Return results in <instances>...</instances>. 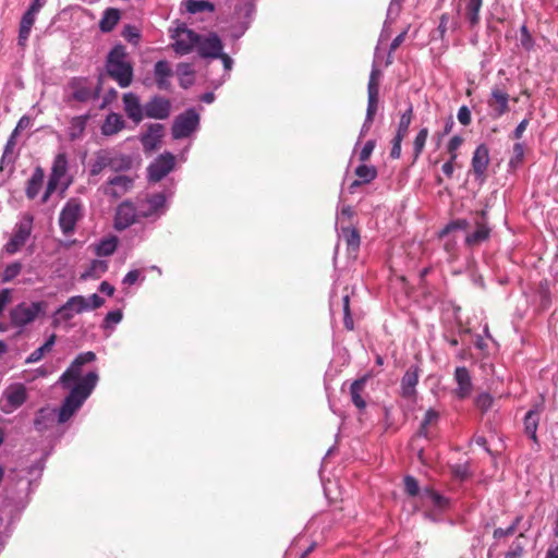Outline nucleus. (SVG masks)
<instances>
[{
    "label": "nucleus",
    "instance_id": "1",
    "mask_svg": "<svg viewBox=\"0 0 558 558\" xmlns=\"http://www.w3.org/2000/svg\"><path fill=\"white\" fill-rule=\"evenodd\" d=\"M95 360L96 354L92 351L80 353L60 376L59 383L63 388L70 389L69 395L57 411L60 424L68 422L81 409L97 386L99 376L96 371H90L82 376L83 366Z\"/></svg>",
    "mask_w": 558,
    "mask_h": 558
},
{
    "label": "nucleus",
    "instance_id": "2",
    "mask_svg": "<svg viewBox=\"0 0 558 558\" xmlns=\"http://www.w3.org/2000/svg\"><path fill=\"white\" fill-rule=\"evenodd\" d=\"M106 70L108 75L121 88L129 87L132 84L133 65L123 46L118 45L110 50L106 61Z\"/></svg>",
    "mask_w": 558,
    "mask_h": 558
},
{
    "label": "nucleus",
    "instance_id": "3",
    "mask_svg": "<svg viewBox=\"0 0 558 558\" xmlns=\"http://www.w3.org/2000/svg\"><path fill=\"white\" fill-rule=\"evenodd\" d=\"M105 304L104 298L97 293L85 298L83 295L71 296L63 305H61L54 313V319L58 322H69L75 315L83 312L92 311L101 307Z\"/></svg>",
    "mask_w": 558,
    "mask_h": 558
},
{
    "label": "nucleus",
    "instance_id": "4",
    "mask_svg": "<svg viewBox=\"0 0 558 558\" xmlns=\"http://www.w3.org/2000/svg\"><path fill=\"white\" fill-rule=\"evenodd\" d=\"M84 217V205L81 198L71 197L59 214V227L64 235H72L77 222Z\"/></svg>",
    "mask_w": 558,
    "mask_h": 558
},
{
    "label": "nucleus",
    "instance_id": "5",
    "mask_svg": "<svg viewBox=\"0 0 558 558\" xmlns=\"http://www.w3.org/2000/svg\"><path fill=\"white\" fill-rule=\"evenodd\" d=\"M170 38L173 40L171 47L175 53L184 56L190 53L199 40V35L190 29L185 24H178L177 27L170 28Z\"/></svg>",
    "mask_w": 558,
    "mask_h": 558
},
{
    "label": "nucleus",
    "instance_id": "6",
    "mask_svg": "<svg viewBox=\"0 0 558 558\" xmlns=\"http://www.w3.org/2000/svg\"><path fill=\"white\" fill-rule=\"evenodd\" d=\"M44 302H22L14 306L10 312L11 324L15 327L23 328L28 324L33 323L37 316L44 312Z\"/></svg>",
    "mask_w": 558,
    "mask_h": 558
},
{
    "label": "nucleus",
    "instance_id": "7",
    "mask_svg": "<svg viewBox=\"0 0 558 558\" xmlns=\"http://www.w3.org/2000/svg\"><path fill=\"white\" fill-rule=\"evenodd\" d=\"M199 128V114L194 109H187L179 114L172 124L171 133L174 140L186 138Z\"/></svg>",
    "mask_w": 558,
    "mask_h": 558
},
{
    "label": "nucleus",
    "instance_id": "8",
    "mask_svg": "<svg viewBox=\"0 0 558 558\" xmlns=\"http://www.w3.org/2000/svg\"><path fill=\"white\" fill-rule=\"evenodd\" d=\"M27 400L26 387L21 383L8 386L2 392L0 403L1 410L5 414H10L19 409Z\"/></svg>",
    "mask_w": 558,
    "mask_h": 558
},
{
    "label": "nucleus",
    "instance_id": "9",
    "mask_svg": "<svg viewBox=\"0 0 558 558\" xmlns=\"http://www.w3.org/2000/svg\"><path fill=\"white\" fill-rule=\"evenodd\" d=\"M48 181L60 186V194L63 195L73 182L69 174V161L64 153H59L52 162Z\"/></svg>",
    "mask_w": 558,
    "mask_h": 558
},
{
    "label": "nucleus",
    "instance_id": "10",
    "mask_svg": "<svg viewBox=\"0 0 558 558\" xmlns=\"http://www.w3.org/2000/svg\"><path fill=\"white\" fill-rule=\"evenodd\" d=\"M175 166V157L171 153L159 155L147 168L149 182L157 183L167 177Z\"/></svg>",
    "mask_w": 558,
    "mask_h": 558
},
{
    "label": "nucleus",
    "instance_id": "11",
    "mask_svg": "<svg viewBox=\"0 0 558 558\" xmlns=\"http://www.w3.org/2000/svg\"><path fill=\"white\" fill-rule=\"evenodd\" d=\"M167 199L163 193L148 195L140 202L138 215L144 218H159L167 211Z\"/></svg>",
    "mask_w": 558,
    "mask_h": 558
},
{
    "label": "nucleus",
    "instance_id": "12",
    "mask_svg": "<svg viewBox=\"0 0 558 558\" xmlns=\"http://www.w3.org/2000/svg\"><path fill=\"white\" fill-rule=\"evenodd\" d=\"M33 228V217L25 216L20 222L16 223L14 233L4 248L9 254H15L26 243L31 235Z\"/></svg>",
    "mask_w": 558,
    "mask_h": 558
},
{
    "label": "nucleus",
    "instance_id": "13",
    "mask_svg": "<svg viewBox=\"0 0 558 558\" xmlns=\"http://www.w3.org/2000/svg\"><path fill=\"white\" fill-rule=\"evenodd\" d=\"M255 11V0H242L235 8V19L240 20L239 24L232 26V37L240 38L248 28Z\"/></svg>",
    "mask_w": 558,
    "mask_h": 558
},
{
    "label": "nucleus",
    "instance_id": "14",
    "mask_svg": "<svg viewBox=\"0 0 558 558\" xmlns=\"http://www.w3.org/2000/svg\"><path fill=\"white\" fill-rule=\"evenodd\" d=\"M134 180L130 175L119 174L110 178L104 185L105 195L118 199L133 189Z\"/></svg>",
    "mask_w": 558,
    "mask_h": 558
},
{
    "label": "nucleus",
    "instance_id": "15",
    "mask_svg": "<svg viewBox=\"0 0 558 558\" xmlns=\"http://www.w3.org/2000/svg\"><path fill=\"white\" fill-rule=\"evenodd\" d=\"M196 48L202 58L218 59V56H221L223 50V45L216 33H209L206 36L199 35Z\"/></svg>",
    "mask_w": 558,
    "mask_h": 558
},
{
    "label": "nucleus",
    "instance_id": "16",
    "mask_svg": "<svg viewBox=\"0 0 558 558\" xmlns=\"http://www.w3.org/2000/svg\"><path fill=\"white\" fill-rule=\"evenodd\" d=\"M138 215V209L133 203L125 201L122 202L116 209L113 227L118 231H123L131 227Z\"/></svg>",
    "mask_w": 558,
    "mask_h": 558
},
{
    "label": "nucleus",
    "instance_id": "17",
    "mask_svg": "<svg viewBox=\"0 0 558 558\" xmlns=\"http://www.w3.org/2000/svg\"><path fill=\"white\" fill-rule=\"evenodd\" d=\"M69 87L71 89L70 98L78 102H87L99 96L98 89H94L85 78H73L69 83Z\"/></svg>",
    "mask_w": 558,
    "mask_h": 558
},
{
    "label": "nucleus",
    "instance_id": "18",
    "mask_svg": "<svg viewBox=\"0 0 558 558\" xmlns=\"http://www.w3.org/2000/svg\"><path fill=\"white\" fill-rule=\"evenodd\" d=\"M144 110L146 118L163 120L170 116L171 102L163 97L155 96L144 105Z\"/></svg>",
    "mask_w": 558,
    "mask_h": 558
},
{
    "label": "nucleus",
    "instance_id": "19",
    "mask_svg": "<svg viewBox=\"0 0 558 558\" xmlns=\"http://www.w3.org/2000/svg\"><path fill=\"white\" fill-rule=\"evenodd\" d=\"M122 102L126 117L135 124L141 123L145 118V110L140 97L131 92L125 93L122 97Z\"/></svg>",
    "mask_w": 558,
    "mask_h": 558
},
{
    "label": "nucleus",
    "instance_id": "20",
    "mask_svg": "<svg viewBox=\"0 0 558 558\" xmlns=\"http://www.w3.org/2000/svg\"><path fill=\"white\" fill-rule=\"evenodd\" d=\"M509 95L498 86L492 89L488 106L493 110L494 117L499 118L509 110Z\"/></svg>",
    "mask_w": 558,
    "mask_h": 558
},
{
    "label": "nucleus",
    "instance_id": "21",
    "mask_svg": "<svg viewBox=\"0 0 558 558\" xmlns=\"http://www.w3.org/2000/svg\"><path fill=\"white\" fill-rule=\"evenodd\" d=\"M454 380L457 383L456 396L459 399L468 398L473 389L470 372L464 366H459L454 371Z\"/></svg>",
    "mask_w": 558,
    "mask_h": 558
},
{
    "label": "nucleus",
    "instance_id": "22",
    "mask_svg": "<svg viewBox=\"0 0 558 558\" xmlns=\"http://www.w3.org/2000/svg\"><path fill=\"white\" fill-rule=\"evenodd\" d=\"M163 135V126L159 123L150 124L147 131L142 135L141 142L146 151H153L158 148Z\"/></svg>",
    "mask_w": 558,
    "mask_h": 558
},
{
    "label": "nucleus",
    "instance_id": "23",
    "mask_svg": "<svg viewBox=\"0 0 558 558\" xmlns=\"http://www.w3.org/2000/svg\"><path fill=\"white\" fill-rule=\"evenodd\" d=\"M420 368L416 365L410 366L401 379V392L405 398H412L416 393V385L420 377Z\"/></svg>",
    "mask_w": 558,
    "mask_h": 558
},
{
    "label": "nucleus",
    "instance_id": "24",
    "mask_svg": "<svg viewBox=\"0 0 558 558\" xmlns=\"http://www.w3.org/2000/svg\"><path fill=\"white\" fill-rule=\"evenodd\" d=\"M420 500L424 507H432L436 510H444L448 506V499L430 487L422 489Z\"/></svg>",
    "mask_w": 558,
    "mask_h": 558
},
{
    "label": "nucleus",
    "instance_id": "25",
    "mask_svg": "<svg viewBox=\"0 0 558 558\" xmlns=\"http://www.w3.org/2000/svg\"><path fill=\"white\" fill-rule=\"evenodd\" d=\"M489 163V150L486 145L476 147L472 157V168L476 177H483Z\"/></svg>",
    "mask_w": 558,
    "mask_h": 558
},
{
    "label": "nucleus",
    "instance_id": "26",
    "mask_svg": "<svg viewBox=\"0 0 558 558\" xmlns=\"http://www.w3.org/2000/svg\"><path fill=\"white\" fill-rule=\"evenodd\" d=\"M56 417H58L57 410L51 408H41L37 411L34 427L38 432H45L52 427Z\"/></svg>",
    "mask_w": 558,
    "mask_h": 558
},
{
    "label": "nucleus",
    "instance_id": "27",
    "mask_svg": "<svg viewBox=\"0 0 558 558\" xmlns=\"http://www.w3.org/2000/svg\"><path fill=\"white\" fill-rule=\"evenodd\" d=\"M154 75L157 87L162 90H167L170 87L169 77L172 75V69L168 61H157L154 68Z\"/></svg>",
    "mask_w": 558,
    "mask_h": 558
},
{
    "label": "nucleus",
    "instance_id": "28",
    "mask_svg": "<svg viewBox=\"0 0 558 558\" xmlns=\"http://www.w3.org/2000/svg\"><path fill=\"white\" fill-rule=\"evenodd\" d=\"M542 412V404H536L533 409H531L524 416V430L526 435L533 440H537V427L539 423V415Z\"/></svg>",
    "mask_w": 558,
    "mask_h": 558
},
{
    "label": "nucleus",
    "instance_id": "29",
    "mask_svg": "<svg viewBox=\"0 0 558 558\" xmlns=\"http://www.w3.org/2000/svg\"><path fill=\"white\" fill-rule=\"evenodd\" d=\"M45 179V171L41 167H36L27 181L25 194L27 198L34 199L39 194Z\"/></svg>",
    "mask_w": 558,
    "mask_h": 558
},
{
    "label": "nucleus",
    "instance_id": "30",
    "mask_svg": "<svg viewBox=\"0 0 558 558\" xmlns=\"http://www.w3.org/2000/svg\"><path fill=\"white\" fill-rule=\"evenodd\" d=\"M125 128V121L123 120L122 116L116 112L109 113L104 124L101 125V133L106 136H111L120 131H122Z\"/></svg>",
    "mask_w": 558,
    "mask_h": 558
},
{
    "label": "nucleus",
    "instance_id": "31",
    "mask_svg": "<svg viewBox=\"0 0 558 558\" xmlns=\"http://www.w3.org/2000/svg\"><path fill=\"white\" fill-rule=\"evenodd\" d=\"M368 380V376H362L359 379H355L350 386V396L352 403L360 410L366 407L365 400L362 395L365 390L366 383Z\"/></svg>",
    "mask_w": 558,
    "mask_h": 558
},
{
    "label": "nucleus",
    "instance_id": "32",
    "mask_svg": "<svg viewBox=\"0 0 558 558\" xmlns=\"http://www.w3.org/2000/svg\"><path fill=\"white\" fill-rule=\"evenodd\" d=\"M464 5V16L470 24L471 28H474L480 24V11L483 5V0H461Z\"/></svg>",
    "mask_w": 558,
    "mask_h": 558
},
{
    "label": "nucleus",
    "instance_id": "33",
    "mask_svg": "<svg viewBox=\"0 0 558 558\" xmlns=\"http://www.w3.org/2000/svg\"><path fill=\"white\" fill-rule=\"evenodd\" d=\"M133 160L130 156L108 150L109 169L112 171H126L132 168Z\"/></svg>",
    "mask_w": 558,
    "mask_h": 558
},
{
    "label": "nucleus",
    "instance_id": "34",
    "mask_svg": "<svg viewBox=\"0 0 558 558\" xmlns=\"http://www.w3.org/2000/svg\"><path fill=\"white\" fill-rule=\"evenodd\" d=\"M36 14L34 13H31L28 11H26L22 19H21V23H20V29H19V45L20 46H25L26 45V41L28 40V37L31 35V32H32V27L36 21Z\"/></svg>",
    "mask_w": 558,
    "mask_h": 558
},
{
    "label": "nucleus",
    "instance_id": "35",
    "mask_svg": "<svg viewBox=\"0 0 558 558\" xmlns=\"http://www.w3.org/2000/svg\"><path fill=\"white\" fill-rule=\"evenodd\" d=\"M36 14L34 13H31L28 11H26L22 19H21V23H20V29H19V45L20 46H25L26 45V41L28 40V37L31 35V32H32V27L36 21Z\"/></svg>",
    "mask_w": 558,
    "mask_h": 558
},
{
    "label": "nucleus",
    "instance_id": "36",
    "mask_svg": "<svg viewBox=\"0 0 558 558\" xmlns=\"http://www.w3.org/2000/svg\"><path fill=\"white\" fill-rule=\"evenodd\" d=\"M118 247V238L114 235H110L101 239L94 246V252L99 257L111 256Z\"/></svg>",
    "mask_w": 558,
    "mask_h": 558
},
{
    "label": "nucleus",
    "instance_id": "37",
    "mask_svg": "<svg viewBox=\"0 0 558 558\" xmlns=\"http://www.w3.org/2000/svg\"><path fill=\"white\" fill-rule=\"evenodd\" d=\"M120 11L118 9L109 8L104 12L99 22V28L105 32H111L120 20Z\"/></svg>",
    "mask_w": 558,
    "mask_h": 558
},
{
    "label": "nucleus",
    "instance_id": "38",
    "mask_svg": "<svg viewBox=\"0 0 558 558\" xmlns=\"http://www.w3.org/2000/svg\"><path fill=\"white\" fill-rule=\"evenodd\" d=\"M439 413L434 409H428L421 423L418 435L425 438L430 436V428L438 423Z\"/></svg>",
    "mask_w": 558,
    "mask_h": 558
},
{
    "label": "nucleus",
    "instance_id": "39",
    "mask_svg": "<svg viewBox=\"0 0 558 558\" xmlns=\"http://www.w3.org/2000/svg\"><path fill=\"white\" fill-rule=\"evenodd\" d=\"M56 335L52 333L43 345H40L38 349H36L34 352H32L25 360L26 364H32L40 361L44 355L48 352H50L56 343Z\"/></svg>",
    "mask_w": 558,
    "mask_h": 558
},
{
    "label": "nucleus",
    "instance_id": "40",
    "mask_svg": "<svg viewBox=\"0 0 558 558\" xmlns=\"http://www.w3.org/2000/svg\"><path fill=\"white\" fill-rule=\"evenodd\" d=\"M87 117L86 116H77L71 119L70 125L68 129V135L70 140L74 141L80 138L86 128Z\"/></svg>",
    "mask_w": 558,
    "mask_h": 558
},
{
    "label": "nucleus",
    "instance_id": "41",
    "mask_svg": "<svg viewBox=\"0 0 558 558\" xmlns=\"http://www.w3.org/2000/svg\"><path fill=\"white\" fill-rule=\"evenodd\" d=\"M489 232H490V230L485 223L477 222L476 230L466 235L465 242L470 246L476 245V244L487 240L489 236Z\"/></svg>",
    "mask_w": 558,
    "mask_h": 558
},
{
    "label": "nucleus",
    "instance_id": "42",
    "mask_svg": "<svg viewBox=\"0 0 558 558\" xmlns=\"http://www.w3.org/2000/svg\"><path fill=\"white\" fill-rule=\"evenodd\" d=\"M341 235L343 236L348 247L352 251H357L360 247V234L359 231L349 226H341Z\"/></svg>",
    "mask_w": 558,
    "mask_h": 558
},
{
    "label": "nucleus",
    "instance_id": "43",
    "mask_svg": "<svg viewBox=\"0 0 558 558\" xmlns=\"http://www.w3.org/2000/svg\"><path fill=\"white\" fill-rule=\"evenodd\" d=\"M108 269V262L104 259H94L90 262L88 269L82 275L84 279L86 278H99L102 276Z\"/></svg>",
    "mask_w": 558,
    "mask_h": 558
},
{
    "label": "nucleus",
    "instance_id": "44",
    "mask_svg": "<svg viewBox=\"0 0 558 558\" xmlns=\"http://www.w3.org/2000/svg\"><path fill=\"white\" fill-rule=\"evenodd\" d=\"M413 107L410 104L408 109L401 114L397 133L395 136L404 138L408 134L411 121H412Z\"/></svg>",
    "mask_w": 558,
    "mask_h": 558
},
{
    "label": "nucleus",
    "instance_id": "45",
    "mask_svg": "<svg viewBox=\"0 0 558 558\" xmlns=\"http://www.w3.org/2000/svg\"><path fill=\"white\" fill-rule=\"evenodd\" d=\"M16 134L12 133L10 137L7 141V144L4 146V150L0 160V170L3 169L4 165L13 163L14 157H13V150L16 145Z\"/></svg>",
    "mask_w": 558,
    "mask_h": 558
},
{
    "label": "nucleus",
    "instance_id": "46",
    "mask_svg": "<svg viewBox=\"0 0 558 558\" xmlns=\"http://www.w3.org/2000/svg\"><path fill=\"white\" fill-rule=\"evenodd\" d=\"M185 8L186 11L192 14H196L204 11L213 12L215 10V5L206 0H187Z\"/></svg>",
    "mask_w": 558,
    "mask_h": 558
},
{
    "label": "nucleus",
    "instance_id": "47",
    "mask_svg": "<svg viewBox=\"0 0 558 558\" xmlns=\"http://www.w3.org/2000/svg\"><path fill=\"white\" fill-rule=\"evenodd\" d=\"M108 150H100L96 154L94 162L90 165L89 172L92 175H98L102 170L109 168Z\"/></svg>",
    "mask_w": 558,
    "mask_h": 558
},
{
    "label": "nucleus",
    "instance_id": "48",
    "mask_svg": "<svg viewBox=\"0 0 558 558\" xmlns=\"http://www.w3.org/2000/svg\"><path fill=\"white\" fill-rule=\"evenodd\" d=\"M355 174L365 184L372 182L377 177V170L374 166L361 165L355 169Z\"/></svg>",
    "mask_w": 558,
    "mask_h": 558
},
{
    "label": "nucleus",
    "instance_id": "49",
    "mask_svg": "<svg viewBox=\"0 0 558 558\" xmlns=\"http://www.w3.org/2000/svg\"><path fill=\"white\" fill-rule=\"evenodd\" d=\"M427 136H428V130L426 128L421 129L420 132L417 133V135L415 136L414 142H413V151H414L415 159H417L420 157V155L422 154V151L425 147V144H426Z\"/></svg>",
    "mask_w": 558,
    "mask_h": 558
},
{
    "label": "nucleus",
    "instance_id": "50",
    "mask_svg": "<svg viewBox=\"0 0 558 558\" xmlns=\"http://www.w3.org/2000/svg\"><path fill=\"white\" fill-rule=\"evenodd\" d=\"M22 270V264L20 262H14L5 267L2 272L1 281L3 283L12 281L15 277L20 275Z\"/></svg>",
    "mask_w": 558,
    "mask_h": 558
},
{
    "label": "nucleus",
    "instance_id": "51",
    "mask_svg": "<svg viewBox=\"0 0 558 558\" xmlns=\"http://www.w3.org/2000/svg\"><path fill=\"white\" fill-rule=\"evenodd\" d=\"M367 96L368 99L365 118L368 120H374V117L377 112L379 93H375V89L373 88L371 93H367Z\"/></svg>",
    "mask_w": 558,
    "mask_h": 558
},
{
    "label": "nucleus",
    "instance_id": "52",
    "mask_svg": "<svg viewBox=\"0 0 558 558\" xmlns=\"http://www.w3.org/2000/svg\"><path fill=\"white\" fill-rule=\"evenodd\" d=\"M524 151H525V149H524L523 144L515 143L513 145L512 156L509 160V166L511 168H517L522 163L523 158H524Z\"/></svg>",
    "mask_w": 558,
    "mask_h": 558
},
{
    "label": "nucleus",
    "instance_id": "53",
    "mask_svg": "<svg viewBox=\"0 0 558 558\" xmlns=\"http://www.w3.org/2000/svg\"><path fill=\"white\" fill-rule=\"evenodd\" d=\"M404 490L409 496H412V497H415V496L420 497V495L422 493L417 481L411 475H408L404 477Z\"/></svg>",
    "mask_w": 558,
    "mask_h": 558
},
{
    "label": "nucleus",
    "instance_id": "54",
    "mask_svg": "<svg viewBox=\"0 0 558 558\" xmlns=\"http://www.w3.org/2000/svg\"><path fill=\"white\" fill-rule=\"evenodd\" d=\"M381 72L377 69V66L374 64L371 71L369 81L367 85V93H371L373 88L375 89V93H379V78H380Z\"/></svg>",
    "mask_w": 558,
    "mask_h": 558
},
{
    "label": "nucleus",
    "instance_id": "55",
    "mask_svg": "<svg viewBox=\"0 0 558 558\" xmlns=\"http://www.w3.org/2000/svg\"><path fill=\"white\" fill-rule=\"evenodd\" d=\"M462 143H463V138L459 135H454L448 142L447 150L450 155L451 161H456V159L458 157L457 150L462 145Z\"/></svg>",
    "mask_w": 558,
    "mask_h": 558
},
{
    "label": "nucleus",
    "instance_id": "56",
    "mask_svg": "<svg viewBox=\"0 0 558 558\" xmlns=\"http://www.w3.org/2000/svg\"><path fill=\"white\" fill-rule=\"evenodd\" d=\"M342 303H343L342 306H343V314H344V318H343L344 326L347 329L352 330L354 327V324H353V319H352L351 313H350V298L348 294H345L342 298Z\"/></svg>",
    "mask_w": 558,
    "mask_h": 558
},
{
    "label": "nucleus",
    "instance_id": "57",
    "mask_svg": "<svg viewBox=\"0 0 558 558\" xmlns=\"http://www.w3.org/2000/svg\"><path fill=\"white\" fill-rule=\"evenodd\" d=\"M523 553H524L523 544L519 539H515L511 544L509 550L505 554L504 558H522Z\"/></svg>",
    "mask_w": 558,
    "mask_h": 558
},
{
    "label": "nucleus",
    "instance_id": "58",
    "mask_svg": "<svg viewBox=\"0 0 558 558\" xmlns=\"http://www.w3.org/2000/svg\"><path fill=\"white\" fill-rule=\"evenodd\" d=\"M475 405L485 412L493 405V397L489 393L483 392L476 397Z\"/></svg>",
    "mask_w": 558,
    "mask_h": 558
},
{
    "label": "nucleus",
    "instance_id": "59",
    "mask_svg": "<svg viewBox=\"0 0 558 558\" xmlns=\"http://www.w3.org/2000/svg\"><path fill=\"white\" fill-rule=\"evenodd\" d=\"M518 521H519V519H517L515 522H513L511 525H509L506 529H502V527L495 529L494 534H493L494 538L496 541H498V539H501L504 537L514 534V532L517 530Z\"/></svg>",
    "mask_w": 558,
    "mask_h": 558
},
{
    "label": "nucleus",
    "instance_id": "60",
    "mask_svg": "<svg viewBox=\"0 0 558 558\" xmlns=\"http://www.w3.org/2000/svg\"><path fill=\"white\" fill-rule=\"evenodd\" d=\"M374 148H375V141H373V140L367 141L360 151V155H359L360 160L363 162L367 161L369 159Z\"/></svg>",
    "mask_w": 558,
    "mask_h": 558
},
{
    "label": "nucleus",
    "instance_id": "61",
    "mask_svg": "<svg viewBox=\"0 0 558 558\" xmlns=\"http://www.w3.org/2000/svg\"><path fill=\"white\" fill-rule=\"evenodd\" d=\"M400 10H401L400 2L398 0H391L390 4L388 7V10H387L386 19L393 23L400 13Z\"/></svg>",
    "mask_w": 558,
    "mask_h": 558
},
{
    "label": "nucleus",
    "instance_id": "62",
    "mask_svg": "<svg viewBox=\"0 0 558 558\" xmlns=\"http://www.w3.org/2000/svg\"><path fill=\"white\" fill-rule=\"evenodd\" d=\"M468 228H469L468 220H465V219H457L454 221H451L449 225H447V227L445 228L442 233H448V232H450L452 230H466Z\"/></svg>",
    "mask_w": 558,
    "mask_h": 558
},
{
    "label": "nucleus",
    "instance_id": "63",
    "mask_svg": "<svg viewBox=\"0 0 558 558\" xmlns=\"http://www.w3.org/2000/svg\"><path fill=\"white\" fill-rule=\"evenodd\" d=\"M354 215L351 206H343L337 216V225H343L345 221H350Z\"/></svg>",
    "mask_w": 558,
    "mask_h": 558
},
{
    "label": "nucleus",
    "instance_id": "64",
    "mask_svg": "<svg viewBox=\"0 0 558 558\" xmlns=\"http://www.w3.org/2000/svg\"><path fill=\"white\" fill-rule=\"evenodd\" d=\"M457 118L462 125H464V126L469 125L471 123L470 109L466 106L460 107L458 110Z\"/></svg>",
    "mask_w": 558,
    "mask_h": 558
}]
</instances>
